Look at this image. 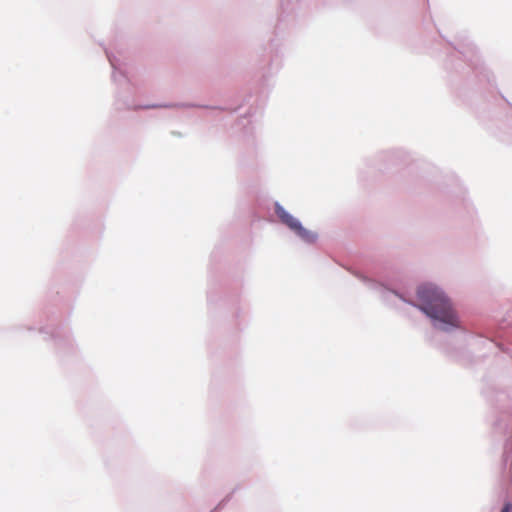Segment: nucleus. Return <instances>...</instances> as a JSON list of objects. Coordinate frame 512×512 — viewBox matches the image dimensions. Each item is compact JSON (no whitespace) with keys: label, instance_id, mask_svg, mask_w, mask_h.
Instances as JSON below:
<instances>
[{"label":"nucleus","instance_id":"obj_3","mask_svg":"<svg viewBox=\"0 0 512 512\" xmlns=\"http://www.w3.org/2000/svg\"><path fill=\"white\" fill-rule=\"evenodd\" d=\"M501 512H512V503H506Z\"/></svg>","mask_w":512,"mask_h":512},{"label":"nucleus","instance_id":"obj_2","mask_svg":"<svg viewBox=\"0 0 512 512\" xmlns=\"http://www.w3.org/2000/svg\"><path fill=\"white\" fill-rule=\"evenodd\" d=\"M275 213L280 221L302 240L306 242H314L316 240V233L304 228L299 220L289 214L281 205H275Z\"/></svg>","mask_w":512,"mask_h":512},{"label":"nucleus","instance_id":"obj_1","mask_svg":"<svg viewBox=\"0 0 512 512\" xmlns=\"http://www.w3.org/2000/svg\"><path fill=\"white\" fill-rule=\"evenodd\" d=\"M420 309L429 316L435 326L447 330L459 326L458 316L446 295L436 286L425 284L418 288Z\"/></svg>","mask_w":512,"mask_h":512}]
</instances>
